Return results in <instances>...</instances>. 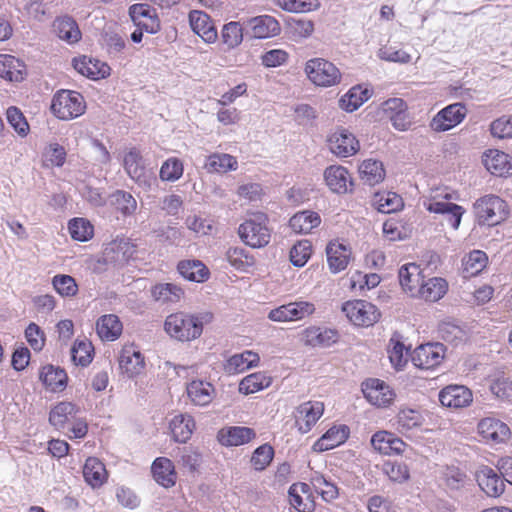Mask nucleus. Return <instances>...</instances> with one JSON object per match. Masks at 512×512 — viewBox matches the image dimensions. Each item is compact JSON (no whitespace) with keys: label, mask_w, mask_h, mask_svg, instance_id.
<instances>
[{"label":"nucleus","mask_w":512,"mask_h":512,"mask_svg":"<svg viewBox=\"0 0 512 512\" xmlns=\"http://www.w3.org/2000/svg\"><path fill=\"white\" fill-rule=\"evenodd\" d=\"M457 199L458 195L455 192L449 191L447 188H437L424 198L423 206L430 213L442 215L443 220L457 230L465 213L462 206L452 202Z\"/></svg>","instance_id":"obj_1"},{"label":"nucleus","mask_w":512,"mask_h":512,"mask_svg":"<svg viewBox=\"0 0 512 512\" xmlns=\"http://www.w3.org/2000/svg\"><path fill=\"white\" fill-rule=\"evenodd\" d=\"M164 330L177 341L189 342L201 336L203 323L195 315L178 312L167 316L164 322Z\"/></svg>","instance_id":"obj_2"},{"label":"nucleus","mask_w":512,"mask_h":512,"mask_svg":"<svg viewBox=\"0 0 512 512\" xmlns=\"http://www.w3.org/2000/svg\"><path fill=\"white\" fill-rule=\"evenodd\" d=\"M50 109L58 119L69 121L85 113L86 102L79 92L62 89L54 94Z\"/></svg>","instance_id":"obj_3"},{"label":"nucleus","mask_w":512,"mask_h":512,"mask_svg":"<svg viewBox=\"0 0 512 512\" xmlns=\"http://www.w3.org/2000/svg\"><path fill=\"white\" fill-rule=\"evenodd\" d=\"M268 218L264 213H253L238 228L241 240L252 248H261L270 242L271 232L267 226Z\"/></svg>","instance_id":"obj_4"},{"label":"nucleus","mask_w":512,"mask_h":512,"mask_svg":"<svg viewBox=\"0 0 512 512\" xmlns=\"http://www.w3.org/2000/svg\"><path fill=\"white\" fill-rule=\"evenodd\" d=\"M479 224L494 226L504 221L508 214L507 203L496 195H485L477 199L473 205Z\"/></svg>","instance_id":"obj_5"},{"label":"nucleus","mask_w":512,"mask_h":512,"mask_svg":"<svg viewBox=\"0 0 512 512\" xmlns=\"http://www.w3.org/2000/svg\"><path fill=\"white\" fill-rule=\"evenodd\" d=\"M342 311L355 326L370 327L380 318L379 309L366 300H350L342 305Z\"/></svg>","instance_id":"obj_6"},{"label":"nucleus","mask_w":512,"mask_h":512,"mask_svg":"<svg viewBox=\"0 0 512 512\" xmlns=\"http://www.w3.org/2000/svg\"><path fill=\"white\" fill-rule=\"evenodd\" d=\"M305 72L311 82L317 86L330 87L341 80L339 69L323 58H314L306 62Z\"/></svg>","instance_id":"obj_7"},{"label":"nucleus","mask_w":512,"mask_h":512,"mask_svg":"<svg viewBox=\"0 0 512 512\" xmlns=\"http://www.w3.org/2000/svg\"><path fill=\"white\" fill-rule=\"evenodd\" d=\"M123 165L129 177L140 187L150 189L156 183L153 170L145 166L142 156L136 149L125 155Z\"/></svg>","instance_id":"obj_8"},{"label":"nucleus","mask_w":512,"mask_h":512,"mask_svg":"<svg viewBox=\"0 0 512 512\" xmlns=\"http://www.w3.org/2000/svg\"><path fill=\"white\" fill-rule=\"evenodd\" d=\"M314 303L298 300L283 304L268 313V319L274 322H293L303 320L314 314Z\"/></svg>","instance_id":"obj_9"},{"label":"nucleus","mask_w":512,"mask_h":512,"mask_svg":"<svg viewBox=\"0 0 512 512\" xmlns=\"http://www.w3.org/2000/svg\"><path fill=\"white\" fill-rule=\"evenodd\" d=\"M327 143L330 152L340 158L353 156L360 149L359 141L355 135L344 127H338L331 132Z\"/></svg>","instance_id":"obj_10"},{"label":"nucleus","mask_w":512,"mask_h":512,"mask_svg":"<svg viewBox=\"0 0 512 512\" xmlns=\"http://www.w3.org/2000/svg\"><path fill=\"white\" fill-rule=\"evenodd\" d=\"M362 392L367 401L378 408L390 406L396 397L394 390L387 383L376 378L364 381Z\"/></svg>","instance_id":"obj_11"},{"label":"nucleus","mask_w":512,"mask_h":512,"mask_svg":"<svg viewBox=\"0 0 512 512\" xmlns=\"http://www.w3.org/2000/svg\"><path fill=\"white\" fill-rule=\"evenodd\" d=\"M464 104L454 103L441 109L431 120L430 128L435 132L448 131L459 125L466 117Z\"/></svg>","instance_id":"obj_12"},{"label":"nucleus","mask_w":512,"mask_h":512,"mask_svg":"<svg viewBox=\"0 0 512 512\" xmlns=\"http://www.w3.org/2000/svg\"><path fill=\"white\" fill-rule=\"evenodd\" d=\"M324 413V404L320 401H307L300 404L295 411V425L301 434L311 431Z\"/></svg>","instance_id":"obj_13"},{"label":"nucleus","mask_w":512,"mask_h":512,"mask_svg":"<svg viewBox=\"0 0 512 512\" xmlns=\"http://www.w3.org/2000/svg\"><path fill=\"white\" fill-rule=\"evenodd\" d=\"M445 349L441 343H427L418 346L411 358L413 364L421 369H433L444 359Z\"/></svg>","instance_id":"obj_14"},{"label":"nucleus","mask_w":512,"mask_h":512,"mask_svg":"<svg viewBox=\"0 0 512 512\" xmlns=\"http://www.w3.org/2000/svg\"><path fill=\"white\" fill-rule=\"evenodd\" d=\"M119 367L129 378L141 374L145 368V359L134 344H126L119 355Z\"/></svg>","instance_id":"obj_15"},{"label":"nucleus","mask_w":512,"mask_h":512,"mask_svg":"<svg viewBox=\"0 0 512 512\" xmlns=\"http://www.w3.org/2000/svg\"><path fill=\"white\" fill-rule=\"evenodd\" d=\"M249 29L253 38L266 39L277 36L280 31V23L271 15H259L243 22Z\"/></svg>","instance_id":"obj_16"},{"label":"nucleus","mask_w":512,"mask_h":512,"mask_svg":"<svg viewBox=\"0 0 512 512\" xmlns=\"http://www.w3.org/2000/svg\"><path fill=\"white\" fill-rule=\"evenodd\" d=\"M398 277L403 291L415 298L424 281L421 267L416 263L404 264L399 269Z\"/></svg>","instance_id":"obj_17"},{"label":"nucleus","mask_w":512,"mask_h":512,"mask_svg":"<svg viewBox=\"0 0 512 512\" xmlns=\"http://www.w3.org/2000/svg\"><path fill=\"white\" fill-rule=\"evenodd\" d=\"M188 18L193 32L201 37L205 43L212 44L216 42L218 33L208 14L203 11L192 10Z\"/></svg>","instance_id":"obj_18"},{"label":"nucleus","mask_w":512,"mask_h":512,"mask_svg":"<svg viewBox=\"0 0 512 512\" xmlns=\"http://www.w3.org/2000/svg\"><path fill=\"white\" fill-rule=\"evenodd\" d=\"M324 180L328 188L337 194H344L353 185L352 177L342 165H331L324 170Z\"/></svg>","instance_id":"obj_19"},{"label":"nucleus","mask_w":512,"mask_h":512,"mask_svg":"<svg viewBox=\"0 0 512 512\" xmlns=\"http://www.w3.org/2000/svg\"><path fill=\"white\" fill-rule=\"evenodd\" d=\"M478 433L485 442L498 444L509 438L510 429L500 420L484 418L478 424Z\"/></svg>","instance_id":"obj_20"},{"label":"nucleus","mask_w":512,"mask_h":512,"mask_svg":"<svg viewBox=\"0 0 512 512\" xmlns=\"http://www.w3.org/2000/svg\"><path fill=\"white\" fill-rule=\"evenodd\" d=\"M256 432L245 426H228L220 429L217 434L218 441L226 447L241 446L251 442Z\"/></svg>","instance_id":"obj_21"},{"label":"nucleus","mask_w":512,"mask_h":512,"mask_svg":"<svg viewBox=\"0 0 512 512\" xmlns=\"http://www.w3.org/2000/svg\"><path fill=\"white\" fill-rule=\"evenodd\" d=\"M440 403L449 408H462L472 401L471 391L462 385H449L439 393Z\"/></svg>","instance_id":"obj_22"},{"label":"nucleus","mask_w":512,"mask_h":512,"mask_svg":"<svg viewBox=\"0 0 512 512\" xmlns=\"http://www.w3.org/2000/svg\"><path fill=\"white\" fill-rule=\"evenodd\" d=\"M73 67L81 75L93 80L105 78L110 74V67L106 63L87 56L74 59Z\"/></svg>","instance_id":"obj_23"},{"label":"nucleus","mask_w":512,"mask_h":512,"mask_svg":"<svg viewBox=\"0 0 512 512\" xmlns=\"http://www.w3.org/2000/svg\"><path fill=\"white\" fill-rule=\"evenodd\" d=\"M329 269L332 273H339L346 269L351 258L348 246L338 241H331L326 247Z\"/></svg>","instance_id":"obj_24"},{"label":"nucleus","mask_w":512,"mask_h":512,"mask_svg":"<svg viewBox=\"0 0 512 512\" xmlns=\"http://www.w3.org/2000/svg\"><path fill=\"white\" fill-rule=\"evenodd\" d=\"M476 479L481 490L490 497H498L504 492V481L488 466L477 471Z\"/></svg>","instance_id":"obj_25"},{"label":"nucleus","mask_w":512,"mask_h":512,"mask_svg":"<svg viewBox=\"0 0 512 512\" xmlns=\"http://www.w3.org/2000/svg\"><path fill=\"white\" fill-rule=\"evenodd\" d=\"M372 447L381 454H400L404 451L406 444L395 434L388 431H378L371 438Z\"/></svg>","instance_id":"obj_26"},{"label":"nucleus","mask_w":512,"mask_h":512,"mask_svg":"<svg viewBox=\"0 0 512 512\" xmlns=\"http://www.w3.org/2000/svg\"><path fill=\"white\" fill-rule=\"evenodd\" d=\"M482 161L486 169L494 175L503 176L512 170V161L508 154L490 149L483 154Z\"/></svg>","instance_id":"obj_27"},{"label":"nucleus","mask_w":512,"mask_h":512,"mask_svg":"<svg viewBox=\"0 0 512 512\" xmlns=\"http://www.w3.org/2000/svg\"><path fill=\"white\" fill-rule=\"evenodd\" d=\"M424 422L425 418L421 410L401 407L395 417L394 425L400 433L406 434L411 430L421 428Z\"/></svg>","instance_id":"obj_28"},{"label":"nucleus","mask_w":512,"mask_h":512,"mask_svg":"<svg viewBox=\"0 0 512 512\" xmlns=\"http://www.w3.org/2000/svg\"><path fill=\"white\" fill-rule=\"evenodd\" d=\"M259 355L251 350L230 356L224 363L223 369L229 375L243 373L259 363Z\"/></svg>","instance_id":"obj_29"},{"label":"nucleus","mask_w":512,"mask_h":512,"mask_svg":"<svg viewBox=\"0 0 512 512\" xmlns=\"http://www.w3.org/2000/svg\"><path fill=\"white\" fill-rule=\"evenodd\" d=\"M187 395L193 404L206 406L210 404L215 397L214 386L204 380H193L187 384Z\"/></svg>","instance_id":"obj_30"},{"label":"nucleus","mask_w":512,"mask_h":512,"mask_svg":"<svg viewBox=\"0 0 512 512\" xmlns=\"http://www.w3.org/2000/svg\"><path fill=\"white\" fill-rule=\"evenodd\" d=\"M152 474L155 481L165 488L175 485L177 473L174 464L166 457L156 458L152 464Z\"/></svg>","instance_id":"obj_31"},{"label":"nucleus","mask_w":512,"mask_h":512,"mask_svg":"<svg viewBox=\"0 0 512 512\" xmlns=\"http://www.w3.org/2000/svg\"><path fill=\"white\" fill-rule=\"evenodd\" d=\"M302 335L305 344L312 347H329L338 338L335 330L315 326L306 328Z\"/></svg>","instance_id":"obj_32"},{"label":"nucleus","mask_w":512,"mask_h":512,"mask_svg":"<svg viewBox=\"0 0 512 512\" xmlns=\"http://www.w3.org/2000/svg\"><path fill=\"white\" fill-rule=\"evenodd\" d=\"M349 435V429L345 425L331 427L321 438L313 445V450L324 452L333 449L344 443Z\"/></svg>","instance_id":"obj_33"},{"label":"nucleus","mask_w":512,"mask_h":512,"mask_svg":"<svg viewBox=\"0 0 512 512\" xmlns=\"http://www.w3.org/2000/svg\"><path fill=\"white\" fill-rule=\"evenodd\" d=\"M83 477L93 489L101 487L108 478L105 465L95 457L86 459L83 467Z\"/></svg>","instance_id":"obj_34"},{"label":"nucleus","mask_w":512,"mask_h":512,"mask_svg":"<svg viewBox=\"0 0 512 512\" xmlns=\"http://www.w3.org/2000/svg\"><path fill=\"white\" fill-rule=\"evenodd\" d=\"M26 74L25 64L12 55H0V77L11 82H20Z\"/></svg>","instance_id":"obj_35"},{"label":"nucleus","mask_w":512,"mask_h":512,"mask_svg":"<svg viewBox=\"0 0 512 512\" xmlns=\"http://www.w3.org/2000/svg\"><path fill=\"white\" fill-rule=\"evenodd\" d=\"M53 30L61 40L69 44L77 43L81 39V31L70 16L57 17L53 22Z\"/></svg>","instance_id":"obj_36"},{"label":"nucleus","mask_w":512,"mask_h":512,"mask_svg":"<svg viewBox=\"0 0 512 512\" xmlns=\"http://www.w3.org/2000/svg\"><path fill=\"white\" fill-rule=\"evenodd\" d=\"M122 323L118 316L107 314L101 316L96 323V332L98 336L105 341H115L122 333Z\"/></svg>","instance_id":"obj_37"},{"label":"nucleus","mask_w":512,"mask_h":512,"mask_svg":"<svg viewBox=\"0 0 512 512\" xmlns=\"http://www.w3.org/2000/svg\"><path fill=\"white\" fill-rule=\"evenodd\" d=\"M447 290L448 284L445 279L433 277L423 281L419 294H417L415 298L436 302L447 293Z\"/></svg>","instance_id":"obj_38"},{"label":"nucleus","mask_w":512,"mask_h":512,"mask_svg":"<svg viewBox=\"0 0 512 512\" xmlns=\"http://www.w3.org/2000/svg\"><path fill=\"white\" fill-rule=\"evenodd\" d=\"M170 429L175 441L185 443L195 429V422L190 415L178 414L172 418Z\"/></svg>","instance_id":"obj_39"},{"label":"nucleus","mask_w":512,"mask_h":512,"mask_svg":"<svg viewBox=\"0 0 512 512\" xmlns=\"http://www.w3.org/2000/svg\"><path fill=\"white\" fill-rule=\"evenodd\" d=\"M321 223L320 216L314 211H301L291 217L289 225L298 234H307Z\"/></svg>","instance_id":"obj_40"},{"label":"nucleus","mask_w":512,"mask_h":512,"mask_svg":"<svg viewBox=\"0 0 512 512\" xmlns=\"http://www.w3.org/2000/svg\"><path fill=\"white\" fill-rule=\"evenodd\" d=\"M78 412L71 402H60L50 412L49 421L57 429H63L65 425L75 419Z\"/></svg>","instance_id":"obj_41"},{"label":"nucleus","mask_w":512,"mask_h":512,"mask_svg":"<svg viewBox=\"0 0 512 512\" xmlns=\"http://www.w3.org/2000/svg\"><path fill=\"white\" fill-rule=\"evenodd\" d=\"M205 169L209 173H226L228 171H234L238 168L237 159L230 154H212L207 157Z\"/></svg>","instance_id":"obj_42"},{"label":"nucleus","mask_w":512,"mask_h":512,"mask_svg":"<svg viewBox=\"0 0 512 512\" xmlns=\"http://www.w3.org/2000/svg\"><path fill=\"white\" fill-rule=\"evenodd\" d=\"M152 297L162 304L177 303L184 295L183 289L173 283H160L152 288Z\"/></svg>","instance_id":"obj_43"},{"label":"nucleus","mask_w":512,"mask_h":512,"mask_svg":"<svg viewBox=\"0 0 512 512\" xmlns=\"http://www.w3.org/2000/svg\"><path fill=\"white\" fill-rule=\"evenodd\" d=\"M110 205L122 216L128 217L135 213L137 209L136 199L124 190H116L109 196Z\"/></svg>","instance_id":"obj_44"},{"label":"nucleus","mask_w":512,"mask_h":512,"mask_svg":"<svg viewBox=\"0 0 512 512\" xmlns=\"http://www.w3.org/2000/svg\"><path fill=\"white\" fill-rule=\"evenodd\" d=\"M272 378L265 372H256L244 377L239 383V392L249 395L268 388Z\"/></svg>","instance_id":"obj_45"},{"label":"nucleus","mask_w":512,"mask_h":512,"mask_svg":"<svg viewBox=\"0 0 512 512\" xmlns=\"http://www.w3.org/2000/svg\"><path fill=\"white\" fill-rule=\"evenodd\" d=\"M177 268L181 276L189 281L203 282L208 278V269L199 260L180 261Z\"/></svg>","instance_id":"obj_46"},{"label":"nucleus","mask_w":512,"mask_h":512,"mask_svg":"<svg viewBox=\"0 0 512 512\" xmlns=\"http://www.w3.org/2000/svg\"><path fill=\"white\" fill-rule=\"evenodd\" d=\"M310 482L324 501L331 502L338 498L339 489L337 485L321 473L313 472L310 476Z\"/></svg>","instance_id":"obj_47"},{"label":"nucleus","mask_w":512,"mask_h":512,"mask_svg":"<svg viewBox=\"0 0 512 512\" xmlns=\"http://www.w3.org/2000/svg\"><path fill=\"white\" fill-rule=\"evenodd\" d=\"M359 174L361 179L368 185H376L385 177V170L380 161L367 159L359 166Z\"/></svg>","instance_id":"obj_48"},{"label":"nucleus","mask_w":512,"mask_h":512,"mask_svg":"<svg viewBox=\"0 0 512 512\" xmlns=\"http://www.w3.org/2000/svg\"><path fill=\"white\" fill-rule=\"evenodd\" d=\"M40 379L51 391H61L66 387L67 375L63 369L48 365L42 368Z\"/></svg>","instance_id":"obj_49"},{"label":"nucleus","mask_w":512,"mask_h":512,"mask_svg":"<svg viewBox=\"0 0 512 512\" xmlns=\"http://www.w3.org/2000/svg\"><path fill=\"white\" fill-rule=\"evenodd\" d=\"M286 27L291 38L297 42L311 37L315 30L314 22L305 18H291Z\"/></svg>","instance_id":"obj_50"},{"label":"nucleus","mask_w":512,"mask_h":512,"mask_svg":"<svg viewBox=\"0 0 512 512\" xmlns=\"http://www.w3.org/2000/svg\"><path fill=\"white\" fill-rule=\"evenodd\" d=\"M488 263V257L481 250H473L463 259V273L465 277L478 275Z\"/></svg>","instance_id":"obj_51"},{"label":"nucleus","mask_w":512,"mask_h":512,"mask_svg":"<svg viewBox=\"0 0 512 512\" xmlns=\"http://www.w3.org/2000/svg\"><path fill=\"white\" fill-rule=\"evenodd\" d=\"M244 38L243 26L239 21H231L223 25L221 40L228 49L238 47Z\"/></svg>","instance_id":"obj_52"},{"label":"nucleus","mask_w":512,"mask_h":512,"mask_svg":"<svg viewBox=\"0 0 512 512\" xmlns=\"http://www.w3.org/2000/svg\"><path fill=\"white\" fill-rule=\"evenodd\" d=\"M68 230L73 240L86 242L94 235V227L85 218H73L68 223Z\"/></svg>","instance_id":"obj_53"},{"label":"nucleus","mask_w":512,"mask_h":512,"mask_svg":"<svg viewBox=\"0 0 512 512\" xmlns=\"http://www.w3.org/2000/svg\"><path fill=\"white\" fill-rule=\"evenodd\" d=\"M272 2L289 13H307L320 7L318 0H272Z\"/></svg>","instance_id":"obj_54"},{"label":"nucleus","mask_w":512,"mask_h":512,"mask_svg":"<svg viewBox=\"0 0 512 512\" xmlns=\"http://www.w3.org/2000/svg\"><path fill=\"white\" fill-rule=\"evenodd\" d=\"M227 261L237 270H246L255 264L253 256L240 247H231L226 252Z\"/></svg>","instance_id":"obj_55"},{"label":"nucleus","mask_w":512,"mask_h":512,"mask_svg":"<svg viewBox=\"0 0 512 512\" xmlns=\"http://www.w3.org/2000/svg\"><path fill=\"white\" fill-rule=\"evenodd\" d=\"M369 98L368 92L361 91L358 87H353L348 93L343 95L339 100V106L341 109L347 112H353L357 110L365 101Z\"/></svg>","instance_id":"obj_56"},{"label":"nucleus","mask_w":512,"mask_h":512,"mask_svg":"<svg viewBox=\"0 0 512 512\" xmlns=\"http://www.w3.org/2000/svg\"><path fill=\"white\" fill-rule=\"evenodd\" d=\"M93 346L86 339L76 340L71 348V359L74 364L87 366L92 361Z\"/></svg>","instance_id":"obj_57"},{"label":"nucleus","mask_w":512,"mask_h":512,"mask_svg":"<svg viewBox=\"0 0 512 512\" xmlns=\"http://www.w3.org/2000/svg\"><path fill=\"white\" fill-rule=\"evenodd\" d=\"M312 254V245L308 240L297 242L290 250V261L295 267H303Z\"/></svg>","instance_id":"obj_58"},{"label":"nucleus","mask_w":512,"mask_h":512,"mask_svg":"<svg viewBox=\"0 0 512 512\" xmlns=\"http://www.w3.org/2000/svg\"><path fill=\"white\" fill-rule=\"evenodd\" d=\"M54 289L63 297L75 296L78 292V285L70 275H56L52 279Z\"/></svg>","instance_id":"obj_59"},{"label":"nucleus","mask_w":512,"mask_h":512,"mask_svg":"<svg viewBox=\"0 0 512 512\" xmlns=\"http://www.w3.org/2000/svg\"><path fill=\"white\" fill-rule=\"evenodd\" d=\"M184 167L180 159L171 157L161 166L160 178L163 181L174 182L183 175Z\"/></svg>","instance_id":"obj_60"},{"label":"nucleus","mask_w":512,"mask_h":512,"mask_svg":"<svg viewBox=\"0 0 512 512\" xmlns=\"http://www.w3.org/2000/svg\"><path fill=\"white\" fill-rule=\"evenodd\" d=\"M388 357L393 367L400 370L407 363V349L399 340L392 338L388 349Z\"/></svg>","instance_id":"obj_61"},{"label":"nucleus","mask_w":512,"mask_h":512,"mask_svg":"<svg viewBox=\"0 0 512 512\" xmlns=\"http://www.w3.org/2000/svg\"><path fill=\"white\" fill-rule=\"evenodd\" d=\"M309 486L305 483L293 484L289 488V502L299 512H309L311 505L304 501L300 493H307Z\"/></svg>","instance_id":"obj_62"},{"label":"nucleus","mask_w":512,"mask_h":512,"mask_svg":"<svg viewBox=\"0 0 512 512\" xmlns=\"http://www.w3.org/2000/svg\"><path fill=\"white\" fill-rule=\"evenodd\" d=\"M274 450L269 444H263L255 449L251 457V463L255 470H264L273 460Z\"/></svg>","instance_id":"obj_63"},{"label":"nucleus","mask_w":512,"mask_h":512,"mask_svg":"<svg viewBox=\"0 0 512 512\" xmlns=\"http://www.w3.org/2000/svg\"><path fill=\"white\" fill-rule=\"evenodd\" d=\"M8 123L21 136L25 137L29 132V125L23 113L15 106H11L6 111Z\"/></svg>","instance_id":"obj_64"}]
</instances>
